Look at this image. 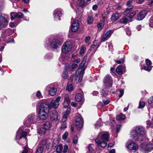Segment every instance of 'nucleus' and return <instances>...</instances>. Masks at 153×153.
Instances as JSON below:
<instances>
[{"instance_id":"nucleus-11","label":"nucleus","mask_w":153,"mask_h":153,"mask_svg":"<svg viewBox=\"0 0 153 153\" xmlns=\"http://www.w3.org/2000/svg\"><path fill=\"white\" fill-rule=\"evenodd\" d=\"M62 10L61 9L57 8L53 12V17L55 20H60V18L62 15Z\"/></svg>"},{"instance_id":"nucleus-24","label":"nucleus","mask_w":153,"mask_h":153,"mask_svg":"<svg viewBox=\"0 0 153 153\" xmlns=\"http://www.w3.org/2000/svg\"><path fill=\"white\" fill-rule=\"evenodd\" d=\"M120 17V14L116 12L114 13L111 18V21H115L118 19Z\"/></svg>"},{"instance_id":"nucleus-51","label":"nucleus","mask_w":153,"mask_h":153,"mask_svg":"<svg viewBox=\"0 0 153 153\" xmlns=\"http://www.w3.org/2000/svg\"><path fill=\"white\" fill-rule=\"evenodd\" d=\"M68 132L66 131L65 132V133H64V134L62 135V138L64 140L66 139L67 137L68 136Z\"/></svg>"},{"instance_id":"nucleus-25","label":"nucleus","mask_w":153,"mask_h":153,"mask_svg":"<svg viewBox=\"0 0 153 153\" xmlns=\"http://www.w3.org/2000/svg\"><path fill=\"white\" fill-rule=\"evenodd\" d=\"M79 6L83 7L86 6L88 4L87 2H86L85 0H77Z\"/></svg>"},{"instance_id":"nucleus-27","label":"nucleus","mask_w":153,"mask_h":153,"mask_svg":"<svg viewBox=\"0 0 153 153\" xmlns=\"http://www.w3.org/2000/svg\"><path fill=\"white\" fill-rule=\"evenodd\" d=\"M43 126V128L47 131L50 129L51 125L50 122H46L44 123Z\"/></svg>"},{"instance_id":"nucleus-61","label":"nucleus","mask_w":153,"mask_h":153,"mask_svg":"<svg viewBox=\"0 0 153 153\" xmlns=\"http://www.w3.org/2000/svg\"><path fill=\"white\" fill-rule=\"evenodd\" d=\"M64 57L63 56H62V55L61 56L59 57V60L62 63V64H63V61L64 60Z\"/></svg>"},{"instance_id":"nucleus-60","label":"nucleus","mask_w":153,"mask_h":153,"mask_svg":"<svg viewBox=\"0 0 153 153\" xmlns=\"http://www.w3.org/2000/svg\"><path fill=\"white\" fill-rule=\"evenodd\" d=\"M67 127L66 124L65 123H63L60 127V128L61 129H64Z\"/></svg>"},{"instance_id":"nucleus-4","label":"nucleus","mask_w":153,"mask_h":153,"mask_svg":"<svg viewBox=\"0 0 153 153\" xmlns=\"http://www.w3.org/2000/svg\"><path fill=\"white\" fill-rule=\"evenodd\" d=\"M36 116L34 114H29L25 119L24 122V125L25 127H28L31 124L35 123L36 121Z\"/></svg>"},{"instance_id":"nucleus-32","label":"nucleus","mask_w":153,"mask_h":153,"mask_svg":"<svg viewBox=\"0 0 153 153\" xmlns=\"http://www.w3.org/2000/svg\"><path fill=\"white\" fill-rule=\"evenodd\" d=\"M133 8V6L132 5H130L125 10L124 12V14H127L129 13L131 9Z\"/></svg>"},{"instance_id":"nucleus-58","label":"nucleus","mask_w":153,"mask_h":153,"mask_svg":"<svg viewBox=\"0 0 153 153\" xmlns=\"http://www.w3.org/2000/svg\"><path fill=\"white\" fill-rule=\"evenodd\" d=\"M116 63L119 64L123 63L124 62V60L123 59H121L120 60L115 61Z\"/></svg>"},{"instance_id":"nucleus-20","label":"nucleus","mask_w":153,"mask_h":153,"mask_svg":"<svg viewBox=\"0 0 153 153\" xmlns=\"http://www.w3.org/2000/svg\"><path fill=\"white\" fill-rule=\"evenodd\" d=\"M58 113L55 110L53 111L51 114V119L52 121H56L58 119Z\"/></svg>"},{"instance_id":"nucleus-28","label":"nucleus","mask_w":153,"mask_h":153,"mask_svg":"<svg viewBox=\"0 0 153 153\" xmlns=\"http://www.w3.org/2000/svg\"><path fill=\"white\" fill-rule=\"evenodd\" d=\"M116 72L119 75H122L123 74L122 67L121 65L118 66L116 69Z\"/></svg>"},{"instance_id":"nucleus-41","label":"nucleus","mask_w":153,"mask_h":153,"mask_svg":"<svg viewBox=\"0 0 153 153\" xmlns=\"http://www.w3.org/2000/svg\"><path fill=\"white\" fill-rule=\"evenodd\" d=\"M66 90L69 91H71L73 90V87L71 84L68 85L66 87Z\"/></svg>"},{"instance_id":"nucleus-22","label":"nucleus","mask_w":153,"mask_h":153,"mask_svg":"<svg viewBox=\"0 0 153 153\" xmlns=\"http://www.w3.org/2000/svg\"><path fill=\"white\" fill-rule=\"evenodd\" d=\"M84 73H81V72L77 73V75H76V73L74 75L75 79L76 80V82H80L82 80L83 75Z\"/></svg>"},{"instance_id":"nucleus-33","label":"nucleus","mask_w":153,"mask_h":153,"mask_svg":"<svg viewBox=\"0 0 153 153\" xmlns=\"http://www.w3.org/2000/svg\"><path fill=\"white\" fill-rule=\"evenodd\" d=\"M104 25L103 22L102 21H100L98 24H97L98 29L99 31L101 30Z\"/></svg>"},{"instance_id":"nucleus-31","label":"nucleus","mask_w":153,"mask_h":153,"mask_svg":"<svg viewBox=\"0 0 153 153\" xmlns=\"http://www.w3.org/2000/svg\"><path fill=\"white\" fill-rule=\"evenodd\" d=\"M102 122L101 119H100L95 124V127L96 128H98L102 126Z\"/></svg>"},{"instance_id":"nucleus-42","label":"nucleus","mask_w":153,"mask_h":153,"mask_svg":"<svg viewBox=\"0 0 153 153\" xmlns=\"http://www.w3.org/2000/svg\"><path fill=\"white\" fill-rule=\"evenodd\" d=\"M102 101L103 102V104L102 102H100L98 103V105L100 106L101 108L103 109L105 105V101L104 100V99H103Z\"/></svg>"},{"instance_id":"nucleus-6","label":"nucleus","mask_w":153,"mask_h":153,"mask_svg":"<svg viewBox=\"0 0 153 153\" xmlns=\"http://www.w3.org/2000/svg\"><path fill=\"white\" fill-rule=\"evenodd\" d=\"M72 47V44L70 41L65 43L62 46V53H68L71 49Z\"/></svg>"},{"instance_id":"nucleus-30","label":"nucleus","mask_w":153,"mask_h":153,"mask_svg":"<svg viewBox=\"0 0 153 153\" xmlns=\"http://www.w3.org/2000/svg\"><path fill=\"white\" fill-rule=\"evenodd\" d=\"M153 147L152 145L149 144L146 145V146L145 149L146 152L150 151L153 149Z\"/></svg>"},{"instance_id":"nucleus-16","label":"nucleus","mask_w":153,"mask_h":153,"mask_svg":"<svg viewBox=\"0 0 153 153\" xmlns=\"http://www.w3.org/2000/svg\"><path fill=\"white\" fill-rule=\"evenodd\" d=\"M11 19L13 20L15 18H23L24 15L22 13L19 12L18 13L16 12H12L11 14Z\"/></svg>"},{"instance_id":"nucleus-45","label":"nucleus","mask_w":153,"mask_h":153,"mask_svg":"<svg viewBox=\"0 0 153 153\" xmlns=\"http://www.w3.org/2000/svg\"><path fill=\"white\" fill-rule=\"evenodd\" d=\"M70 102V101H64V103H63V105L64 107L65 108H68L69 104Z\"/></svg>"},{"instance_id":"nucleus-56","label":"nucleus","mask_w":153,"mask_h":153,"mask_svg":"<svg viewBox=\"0 0 153 153\" xmlns=\"http://www.w3.org/2000/svg\"><path fill=\"white\" fill-rule=\"evenodd\" d=\"M10 39H12V40L8 41L7 39H4V41L7 42V43H9L11 42L14 43V40L13 39V37H11Z\"/></svg>"},{"instance_id":"nucleus-63","label":"nucleus","mask_w":153,"mask_h":153,"mask_svg":"<svg viewBox=\"0 0 153 153\" xmlns=\"http://www.w3.org/2000/svg\"><path fill=\"white\" fill-rule=\"evenodd\" d=\"M132 1H130V0L128 1H127L126 3V5L128 6H129L130 5H131V4L132 3Z\"/></svg>"},{"instance_id":"nucleus-7","label":"nucleus","mask_w":153,"mask_h":153,"mask_svg":"<svg viewBox=\"0 0 153 153\" xmlns=\"http://www.w3.org/2000/svg\"><path fill=\"white\" fill-rule=\"evenodd\" d=\"M8 24L7 19V16L4 14H2L0 16V30L3 27H6Z\"/></svg>"},{"instance_id":"nucleus-34","label":"nucleus","mask_w":153,"mask_h":153,"mask_svg":"<svg viewBox=\"0 0 153 153\" xmlns=\"http://www.w3.org/2000/svg\"><path fill=\"white\" fill-rule=\"evenodd\" d=\"M125 117V115L123 114H120L118 115L116 117V119L117 120H123Z\"/></svg>"},{"instance_id":"nucleus-14","label":"nucleus","mask_w":153,"mask_h":153,"mask_svg":"<svg viewBox=\"0 0 153 153\" xmlns=\"http://www.w3.org/2000/svg\"><path fill=\"white\" fill-rule=\"evenodd\" d=\"M79 27V23L77 20H75L71 25V30L72 32H75L78 31Z\"/></svg>"},{"instance_id":"nucleus-17","label":"nucleus","mask_w":153,"mask_h":153,"mask_svg":"<svg viewBox=\"0 0 153 153\" xmlns=\"http://www.w3.org/2000/svg\"><path fill=\"white\" fill-rule=\"evenodd\" d=\"M147 11L143 10L137 14L136 19L138 20H141L143 19L147 14Z\"/></svg>"},{"instance_id":"nucleus-52","label":"nucleus","mask_w":153,"mask_h":153,"mask_svg":"<svg viewBox=\"0 0 153 153\" xmlns=\"http://www.w3.org/2000/svg\"><path fill=\"white\" fill-rule=\"evenodd\" d=\"M149 22H150V26L152 27V25L153 26V15L152 16L150 19Z\"/></svg>"},{"instance_id":"nucleus-43","label":"nucleus","mask_w":153,"mask_h":153,"mask_svg":"<svg viewBox=\"0 0 153 153\" xmlns=\"http://www.w3.org/2000/svg\"><path fill=\"white\" fill-rule=\"evenodd\" d=\"M87 22L88 24H91L93 22V19L91 16H89L87 18Z\"/></svg>"},{"instance_id":"nucleus-19","label":"nucleus","mask_w":153,"mask_h":153,"mask_svg":"<svg viewBox=\"0 0 153 153\" xmlns=\"http://www.w3.org/2000/svg\"><path fill=\"white\" fill-rule=\"evenodd\" d=\"M70 111L71 108H67L66 111L63 113L62 118L61 121V122L64 123L66 120L67 118V116L70 113Z\"/></svg>"},{"instance_id":"nucleus-64","label":"nucleus","mask_w":153,"mask_h":153,"mask_svg":"<svg viewBox=\"0 0 153 153\" xmlns=\"http://www.w3.org/2000/svg\"><path fill=\"white\" fill-rule=\"evenodd\" d=\"M105 41V34H103L102 36L101 39V41L103 42Z\"/></svg>"},{"instance_id":"nucleus-1","label":"nucleus","mask_w":153,"mask_h":153,"mask_svg":"<svg viewBox=\"0 0 153 153\" xmlns=\"http://www.w3.org/2000/svg\"><path fill=\"white\" fill-rule=\"evenodd\" d=\"M146 131L145 129L141 126H137L135 130L131 132V137L133 141H135L140 138V137H143L145 136Z\"/></svg>"},{"instance_id":"nucleus-21","label":"nucleus","mask_w":153,"mask_h":153,"mask_svg":"<svg viewBox=\"0 0 153 153\" xmlns=\"http://www.w3.org/2000/svg\"><path fill=\"white\" fill-rule=\"evenodd\" d=\"M128 148L131 150H136L138 149V145L134 143H131L128 145Z\"/></svg>"},{"instance_id":"nucleus-38","label":"nucleus","mask_w":153,"mask_h":153,"mask_svg":"<svg viewBox=\"0 0 153 153\" xmlns=\"http://www.w3.org/2000/svg\"><path fill=\"white\" fill-rule=\"evenodd\" d=\"M64 71L63 72L62 76L63 78L65 79H66L68 77V71H66L64 68Z\"/></svg>"},{"instance_id":"nucleus-46","label":"nucleus","mask_w":153,"mask_h":153,"mask_svg":"<svg viewBox=\"0 0 153 153\" xmlns=\"http://www.w3.org/2000/svg\"><path fill=\"white\" fill-rule=\"evenodd\" d=\"M136 12L135 11H133L129 15V16L128 17L129 18V20H131V19L133 17V16L135 15L136 14Z\"/></svg>"},{"instance_id":"nucleus-37","label":"nucleus","mask_w":153,"mask_h":153,"mask_svg":"<svg viewBox=\"0 0 153 153\" xmlns=\"http://www.w3.org/2000/svg\"><path fill=\"white\" fill-rule=\"evenodd\" d=\"M62 145L61 144L57 146L56 149V151L57 152L60 153L62 152Z\"/></svg>"},{"instance_id":"nucleus-8","label":"nucleus","mask_w":153,"mask_h":153,"mask_svg":"<svg viewBox=\"0 0 153 153\" xmlns=\"http://www.w3.org/2000/svg\"><path fill=\"white\" fill-rule=\"evenodd\" d=\"M62 42L58 39L56 38L53 39L49 43L50 46L53 49H57L59 46L61 45Z\"/></svg>"},{"instance_id":"nucleus-29","label":"nucleus","mask_w":153,"mask_h":153,"mask_svg":"<svg viewBox=\"0 0 153 153\" xmlns=\"http://www.w3.org/2000/svg\"><path fill=\"white\" fill-rule=\"evenodd\" d=\"M46 130L43 128H41L38 130V133L40 135H44L45 133Z\"/></svg>"},{"instance_id":"nucleus-44","label":"nucleus","mask_w":153,"mask_h":153,"mask_svg":"<svg viewBox=\"0 0 153 153\" xmlns=\"http://www.w3.org/2000/svg\"><path fill=\"white\" fill-rule=\"evenodd\" d=\"M63 97L64 99V101H70L68 94H65L63 96Z\"/></svg>"},{"instance_id":"nucleus-13","label":"nucleus","mask_w":153,"mask_h":153,"mask_svg":"<svg viewBox=\"0 0 153 153\" xmlns=\"http://www.w3.org/2000/svg\"><path fill=\"white\" fill-rule=\"evenodd\" d=\"M85 57H84V59L81 62L79 66V68L76 72V74L77 75V73L79 72H81V73H84V71L85 69V65L86 63V59H85Z\"/></svg>"},{"instance_id":"nucleus-35","label":"nucleus","mask_w":153,"mask_h":153,"mask_svg":"<svg viewBox=\"0 0 153 153\" xmlns=\"http://www.w3.org/2000/svg\"><path fill=\"white\" fill-rule=\"evenodd\" d=\"M86 50V48L84 46H82L80 48L79 53L81 55H83L85 52Z\"/></svg>"},{"instance_id":"nucleus-2","label":"nucleus","mask_w":153,"mask_h":153,"mask_svg":"<svg viewBox=\"0 0 153 153\" xmlns=\"http://www.w3.org/2000/svg\"><path fill=\"white\" fill-rule=\"evenodd\" d=\"M50 110L49 105L45 103H42L40 107L38 117L40 120H45L48 116Z\"/></svg>"},{"instance_id":"nucleus-9","label":"nucleus","mask_w":153,"mask_h":153,"mask_svg":"<svg viewBox=\"0 0 153 153\" xmlns=\"http://www.w3.org/2000/svg\"><path fill=\"white\" fill-rule=\"evenodd\" d=\"M83 123V120L81 116L78 114H77L76 121V125L78 129H80L82 127Z\"/></svg>"},{"instance_id":"nucleus-10","label":"nucleus","mask_w":153,"mask_h":153,"mask_svg":"<svg viewBox=\"0 0 153 153\" xmlns=\"http://www.w3.org/2000/svg\"><path fill=\"white\" fill-rule=\"evenodd\" d=\"M54 84H51L46 87V89H48L49 94L51 96L55 95L56 93L57 88L54 87Z\"/></svg>"},{"instance_id":"nucleus-3","label":"nucleus","mask_w":153,"mask_h":153,"mask_svg":"<svg viewBox=\"0 0 153 153\" xmlns=\"http://www.w3.org/2000/svg\"><path fill=\"white\" fill-rule=\"evenodd\" d=\"M29 129H27L23 127H20L17 132L16 139L17 140H19L18 141V143L21 145H23L24 143H22L20 140L23 137H25L27 135L29 132Z\"/></svg>"},{"instance_id":"nucleus-59","label":"nucleus","mask_w":153,"mask_h":153,"mask_svg":"<svg viewBox=\"0 0 153 153\" xmlns=\"http://www.w3.org/2000/svg\"><path fill=\"white\" fill-rule=\"evenodd\" d=\"M121 127V125H118L117 126L116 128L117 129L116 132L117 133H118L120 131V130Z\"/></svg>"},{"instance_id":"nucleus-50","label":"nucleus","mask_w":153,"mask_h":153,"mask_svg":"<svg viewBox=\"0 0 153 153\" xmlns=\"http://www.w3.org/2000/svg\"><path fill=\"white\" fill-rule=\"evenodd\" d=\"M145 105V103L144 102H139V108H142L144 107Z\"/></svg>"},{"instance_id":"nucleus-54","label":"nucleus","mask_w":153,"mask_h":153,"mask_svg":"<svg viewBox=\"0 0 153 153\" xmlns=\"http://www.w3.org/2000/svg\"><path fill=\"white\" fill-rule=\"evenodd\" d=\"M78 137L77 136H75L73 138V142L74 143H76L77 142Z\"/></svg>"},{"instance_id":"nucleus-55","label":"nucleus","mask_w":153,"mask_h":153,"mask_svg":"<svg viewBox=\"0 0 153 153\" xmlns=\"http://www.w3.org/2000/svg\"><path fill=\"white\" fill-rule=\"evenodd\" d=\"M68 146L67 145H65L64 146V149L63 150V152L65 153L68 150Z\"/></svg>"},{"instance_id":"nucleus-26","label":"nucleus","mask_w":153,"mask_h":153,"mask_svg":"<svg viewBox=\"0 0 153 153\" xmlns=\"http://www.w3.org/2000/svg\"><path fill=\"white\" fill-rule=\"evenodd\" d=\"M97 42V40H94V41L93 44L91 46L89 49L90 51H93L94 48L95 50V51H96L98 47V46L96 47Z\"/></svg>"},{"instance_id":"nucleus-36","label":"nucleus","mask_w":153,"mask_h":153,"mask_svg":"<svg viewBox=\"0 0 153 153\" xmlns=\"http://www.w3.org/2000/svg\"><path fill=\"white\" fill-rule=\"evenodd\" d=\"M113 31L111 30H108L106 33V40L113 33Z\"/></svg>"},{"instance_id":"nucleus-62","label":"nucleus","mask_w":153,"mask_h":153,"mask_svg":"<svg viewBox=\"0 0 153 153\" xmlns=\"http://www.w3.org/2000/svg\"><path fill=\"white\" fill-rule=\"evenodd\" d=\"M36 96L39 98H40V97L41 96V94L40 92L39 91H38L36 93Z\"/></svg>"},{"instance_id":"nucleus-40","label":"nucleus","mask_w":153,"mask_h":153,"mask_svg":"<svg viewBox=\"0 0 153 153\" xmlns=\"http://www.w3.org/2000/svg\"><path fill=\"white\" fill-rule=\"evenodd\" d=\"M45 147V146H43V147H39L36 151V153H42L43 148Z\"/></svg>"},{"instance_id":"nucleus-15","label":"nucleus","mask_w":153,"mask_h":153,"mask_svg":"<svg viewBox=\"0 0 153 153\" xmlns=\"http://www.w3.org/2000/svg\"><path fill=\"white\" fill-rule=\"evenodd\" d=\"M61 99V97L58 96L56 98L55 100H52L50 103V105L51 107L55 108H57L59 105V102Z\"/></svg>"},{"instance_id":"nucleus-39","label":"nucleus","mask_w":153,"mask_h":153,"mask_svg":"<svg viewBox=\"0 0 153 153\" xmlns=\"http://www.w3.org/2000/svg\"><path fill=\"white\" fill-rule=\"evenodd\" d=\"M129 20V18H124L121 19L120 20V22L121 23L123 24H125L126 23L128 20Z\"/></svg>"},{"instance_id":"nucleus-18","label":"nucleus","mask_w":153,"mask_h":153,"mask_svg":"<svg viewBox=\"0 0 153 153\" xmlns=\"http://www.w3.org/2000/svg\"><path fill=\"white\" fill-rule=\"evenodd\" d=\"M113 84V80L111 76H108L106 78V87L109 88L112 87Z\"/></svg>"},{"instance_id":"nucleus-12","label":"nucleus","mask_w":153,"mask_h":153,"mask_svg":"<svg viewBox=\"0 0 153 153\" xmlns=\"http://www.w3.org/2000/svg\"><path fill=\"white\" fill-rule=\"evenodd\" d=\"M78 65L76 64L73 63L70 65L66 64L65 66V69L71 73L73 72L75 69L77 68Z\"/></svg>"},{"instance_id":"nucleus-57","label":"nucleus","mask_w":153,"mask_h":153,"mask_svg":"<svg viewBox=\"0 0 153 153\" xmlns=\"http://www.w3.org/2000/svg\"><path fill=\"white\" fill-rule=\"evenodd\" d=\"M91 39V38L90 36H86L85 39V42L86 43H88L89 41Z\"/></svg>"},{"instance_id":"nucleus-5","label":"nucleus","mask_w":153,"mask_h":153,"mask_svg":"<svg viewBox=\"0 0 153 153\" xmlns=\"http://www.w3.org/2000/svg\"><path fill=\"white\" fill-rule=\"evenodd\" d=\"M96 143L98 146H100L102 148L105 147V134L102 135L99 134L97 138L95 140Z\"/></svg>"},{"instance_id":"nucleus-47","label":"nucleus","mask_w":153,"mask_h":153,"mask_svg":"<svg viewBox=\"0 0 153 153\" xmlns=\"http://www.w3.org/2000/svg\"><path fill=\"white\" fill-rule=\"evenodd\" d=\"M45 59H51L52 58V55L50 54H47L45 56Z\"/></svg>"},{"instance_id":"nucleus-23","label":"nucleus","mask_w":153,"mask_h":153,"mask_svg":"<svg viewBox=\"0 0 153 153\" xmlns=\"http://www.w3.org/2000/svg\"><path fill=\"white\" fill-rule=\"evenodd\" d=\"M76 100L77 102H83L84 101V99L82 94L80 93H78L76 95Z\"/></svg>"},{"instance_id":"nucleus-49","label":"nucleus","mask_w":153,"mask_h":153,"mask_svg":"<svg viewBox=\"0 0 153 153\" xmlns=\"http://www.w3.org/2000/svg\"><path fill=\"white\" fill-rule=\"evenodd\" d=\"M147 66H151L152 65V62L151 60L148 59H146L145 60Z\"/></svg>"},{"instance_id":"nucleus-53","label":"nucleus","mask_w":153,"mask_h":153,"mask_svg":"<svg viewBox=\"0 0 153 153\" xmlns=\"http://www.w3.org/2000/svg\"><path fill=\"white\" fill-rule=\"evenodd\" d=\"M148 103L149 104L153 103V97H152L149 99L148 100Z\"/></svg>"},{"instance_id":"nucleus-48","label":"nucleus","mask_w":153,"mask_h":153,"mask_svg":"<svg viewBox=\"0 0 153 153\" xmlns=\"http://www.w3.org/2000/svg\"><path fill=\"white\" fill-rule=\"evenodd\" d=\"M152 67L151 66H145L144 67V69L148 71H149L152 69Z\"/></svg>"}]
</instances>
